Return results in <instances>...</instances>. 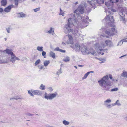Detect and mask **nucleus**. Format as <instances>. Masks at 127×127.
Wrapping results in <instances>:
<instances>
[{
    "label": "nucleus",
    "instance_id": "1",
    "mask_svg": "<svg viewBox=\"0 0 127 127\" xmlns=\"http://www.w3.org/2000/svg\"><path fill=\"white\" fill-rule=\"evenodd\" d=\"M84 7H86V6L85 3L83 2L79 5L77 9L74 11V14H72L70 15L73 17L72 18L71 17L68 19V23L65 25L64 28V32L66 33H72L75 36L79 35L78 33L77 30L76 29L73 31L71 28L75 23H76L75 16L77 15L78 11L81 14L83 13L84 11Z\"/></svg>",
    "mask_w": 127,
    "mask_h": 127
},
{
    "label": "nucleus",
    "instance_id": "2",
    "mask_svg": "<svg viewBox=\"0 0 127 127\" xmlns=\"http://www.w3.org/2000/svg\"><path fill=\"white\" fill-rule=\"evenodd\" d=\"M108 76L106 75L104 76L101 80L98 81L100 86L106 90H108V87L111 86V83L108 81Z\"/></svg>",
    "mask_w": 127,
    "mask_h": 127
},
{
    "label": "nucleus",
    "instance_id": "3",
    "mask_svg": "<svg viewBox=\"0 0 127 127\" xmlns=\"http://www.w3.org/2000/svg\"><path fill=\"white\" fill-rule=\"evenodd\" d=\"M111 30H107L105 31V33L110 36H113L117 33V31L116 30L115 27H113L111 28Z\"/></svg>",
    "mask_w": 127,
    "mask_h": 127
},
{
    "label": "nucleus",
    "instance_id": "4",
    "mask_svg": "<svg viewBox=\"0 0 127 127\" xmlns=\"http://www.w3.org/2000/svg\"><path fill=\"white\" fill-rule=\"evenodd\" d=\"M57 95V93L48 94L46 93H45L44 94V98L47 100H52L56 97Z\"/></svg>",
    "mask_w": 127,
    "mask_h": 127
},
{
    "label": "nucleus",
    "instance_id": "5",
    "mask_svg": "<svg viewBox=\"0 0 127 127\" xmlns=\"http://www.w3.org/2000/svg\"><path fill=\"white\" fill-rule=\"evenodd\" d=\"M102 47V45H100L99 44L97 43H96L95 45V49L96 50H98V51L99 50L100 51H103V52L107 53L108 49H106L103 50L102 48L103 47Z\"/></svg>",
    "mask_w": 127,
    "mask_h": 127
},
{
    "label": "nucleus",
    "instance_id": "6",
    "mask_svg": "<svg viewBox=\"0 0 127 127\" xmlns=\"http://www.w3.org/2000/svg\"><path fill=\"white\" fill-rule=\"evenodd\" d=\"M105 20L107 23H108L109 25H110L111 23L114 21V19L113 17L111 16L110 15H108L105 18Z\"/></svg>",
    "mask_w": 127,
    "mask_h": 127
},
{
    "label": "nucleus",
    "instance_id": "7",
    "mask_svg": "<svg viewBox=\"0 0 127 127\" xmlns=\"http://www.w3.org/2000/svg\"><path fill=\"white\" fill-rule=\"evenodd\" d=\"M120 9H121V10H120L121 13L120 14V21H122L125 23L126 22L125 15L123 13L124 11V9L122 8H120Z\"/></svg>",
    "mask_w": 127,
    "mask_h": 127
},
{
    "label": "nucleus",
    "instance_id": "8",
    "mask_svg": "<svg viewBox=\"0 0 127 127\" xmlns=\"http://www.w3.org/2000/svg\"><path fill=\"white\" fill-rule=\"evenodd\" d=\"M10 57V58L9 59V61L13 63H15L16 60H20L18 58L16 57L15 54L12 55Z\"/></svg>",
    "mask_w": 127,
    "mask_h": 127
},
{
    "label": "nucleus",
    "instance_id": "9",
    "mask_svg": "<svg viewBox=\"0 0 127 127\" xmlns=\"http://www.w3.org/2000/svg\"><path fill=\"white\" fill-rule=\"evenodd\" d=\"M88 2L94 8L96 7L97 5V0H89Z\"/></svg>",
    "mask_w": 127,
    "mask_h": 127
},
{
    "label": "nucleus",
    "instance_id": "10",
    "mask_svg": "<svg viewBox=\"0 0 127 127\" xmlns=\"http://www.w3.org/2000/svg\"><path fill=\"white\" fill-rule=\"evenodd\" d=\"M81 51L84 54H85L88 53V50L86 47L84 46L83 45H81Z\"/></svg>",
    "mask_w": 127,
    "mask_h": 127
},
{
    "label": "nucleus",
    "instance_id": "11",
    "mask_svg": "<svg viewBox=\"0 0 127 127\" xmlns=\"http://www.w3.org/2000/svg\"><path fill=\"white\" fill-rule=\"evenodd\" d=\"M106 45H105L104 44H101L102 45V47H104L106 45L109 46V47H111L113 45L111 41L109 40H106L105 41Z\"/></svg>",
    "mask_w": 127,
    "mask_h": 127
},
{
    "label": "nucleus",
    "instance_id": "12",
    "mask_svg": "<svg viewBox=\"0 0 127 127\" xmlns=\"http://www.w3.org/2000/svg\"><path fill=\"white\" fill-rule=\"evenodd\" d=\"M9 59L8 57H3L2 59L0 60V64H5L9 62Z\"/></svg>",
    "mask_w": 127,
    "mask_h": 127
},
{
    "label": "nucleus",
    "instance_id": "13",
    "mask_svg": "<svg viewBox=\"0 0 127 127\" xmlns=\"http://www.w3.org/2000/svg\"><path fill=\"white\" fill-rule=\"evenodd\" d=\"M32 92L33 95H41L42 94L41 91L38 90H33Z\"/></svg>",
    "mask_w": 127,
    "mask_h": 127
},
{
    "label": "nucleus",
    "instance_id": "14",
    "mask_svg": "<svg viewBox=\"0 0 127 127\" xmlns=\"http://www.w3.org/2000/svg\"><path fill=\"white\" fill-rule=\"evenodd\" d=\"M14 6V5L13 4L10 5L4 9V11L6 12H9L10 11L11 9Z\"/></svg>",
    "mask_w": 127,
    "mask_h": 127
},
{
    "label": "nucleus",
    "instance_id": "15",
    "mask_svg": "<svg viewBox=\"0 0 127 127\" xmlns=\"http://www.w3.org/2000/svg\"><path fill=\"white\" fill-rule=\"evenodd\" d=\"M81 48V45H80L78 43H76L74 49L76 51H79L80 50Z\"/></svg>",
    "mask_w": 127,
    "mask_h": 127
},
{
    "label": "nucleus",
    "instance_id": "16",
    "mask_svg": "<svg viewBox=\"0 0 127 127\" xmlns=\"http://www.w3.org/2000/svg\"><path fill=\"white\" fill-rule=\"evenodd\" d=\"M69 39L68 40L67 42L68 44H72L73 43V38L72 36L69 35L68 36Z\"/></svg>",
    "mask_w": 127,
    "mask_h": 127
},
{
    "label": "nucleus",
    "instance_id": "17",
    "mask_svg": "<svg viewBox=\"0 0 127 127\" xmlns=\"http://www.w3.org/2000/svg\"><path fill=\"white\" fill-rule=\"evenodd\" d=\"M91 20H90L88 17H86V19L84 20L83 22V23H85L86 24H87L90 22H91Z\"/></svg>",
    "mask_w": 127,
    "mask_h": 127
},
{
    "label": "nucleus",
    "instance_id": "18",
    "mask_svg": "<svg viewBox=\"0 0 127 127\" xmlns=\"http://www.w3.org/2000/svg\"><path fill=\"white\" fill-rule=\"evenodd\" d=\"M5 52H6V53L8 54L9 55H10V56H11L12 55L14 54L13 52L11 51L10 50H9L8 49H6V50H5Z\"/></svg>",
    "mask_w": 127,
    "mask_h": 127
},
{
    "label": "nucleus",
    "instance_id": "19",
    "mask_svg": "<svg viewBox=\"0 0 127 127\" xmlns=\"http://www.w3.org/2000/svg\"><path fill=\"white\" fill-rule=\"evenodd\" d=\"M47 32L48 33L50 34L53 35L55 33L54 31V28L52 27L50 28V30Z\"/></svg>",
    "mask_w": 127,
    "mask_h": 127
},
{
    "label": "nucleus",
    "instance_id": "20",
    "mask_svg": "<svg viewBox=\"0 0 127 127\" xmlns=\"http://www.w3.org/2000/svg\"><path fill=\"white\" fill-rule=\"evenodd\" d=\"M112 3L110 1H108L107 2H105V5L108 7V8L109 9L111 8V7H109L110 6H112V3Z\"/></svg>",
    "mask_w": 127,
    "mask_h": 127
},
{
    "label": "nucleus",
    "instance_id": "21",
    "mask_svg": "<svg viewBox=\"0 0 127 127\" xmlns=\"http://www.w3.org/2000/svg\"><path fill=\"white\" fill-rule=\"evenodd\" d=\"M18 16L19 17H24L26 16V15L23 13L21 12L18 14Z\"/></svg>",
    "mask_w": 127,
    "mask_h": 127
},
{
    "label": "nucleus",
    "instance_id": "22",
    "mask_svg": "<svg viewBox=\"0 0 127 127\" xmlns=\"http://www.w3.org/2000/svg\"><path fill=\"white\" fill-rule=\"evenodd\" d=\"M50 61L49 60H46L44 61L43 62L44 65L45 66H47L50 63Z\"/></svg>",
    "mask_w": 127,
    "mask_h": 127
},
{
    "label": "nucleus",
    "instance_id": "23",
    "mask_svg": "<svg viewBox=\"0 0 127 127\" xmlns=\"http://www.w3.org/2000/svg\"><path fill=\"white\" fill-rule=\"evenodd\" d=\"M50 57H52L53 58L55 59V54L52 52L51 51L50 52Z\"/></svg>",
    "mask_w": 127,
    "mask_h": 127
},
{
    "label": "nucleus",
    "instance_id": "24",
    "mask_svg": "<svg viewBox=\"0 0 127 127\" xmlns=\"http://www.w3.org/2000/svg\"><path fill=\"white\" fill-rule=\"evenodd\" d=\"M111 102V100L110 99H108L104 101V104L105 105H107V104H108V103H110Z\"/></svg>",
    "mask_w": 127,
    "mask_h": 127
},
{
    "label": "nucleus",
    "instance_id": "25",
    "mask_svg": "<svg viewBox=\"0 0 127 127\" xmlns=\"http://www.w3.org/2000/svg\"><path fill=\"white\" fill-rule=\"evenodd\" d=\"M117 105L118 106H120L121 105L118 100H117L114 103L112 104V106H114Z\"/></svg>",
    "mask_w": 127,
    "mask_h": 127
},
{
    "label": "nucleus",
    "instance_id": "26",
    "mask_svg": "<svg viewBox=\"0 0 127 127\" xmlns=\"http://www.w3.org/2000/svg\"><path fill=\"white\" fill-rule=\"evenodd\" d=\"M43 47H39V46H38L37 47V50H38V51L42 52V51H43Z\"/></svg>",
    "mask_w": 127,
    "mask_h": 127
},
{
    "label": "nucleus",
    "instance_id": "27",
    "mask_svg": "<svg viewBox=\"0 0 127 127\" xmlns=\"http://www.w3.org/2000/svg\"><path fill=\"white\" fill-rule=\"evenodd\" d=\"M15 98L14 99L17 100L19 99H23V98L20 95H17L15 97Z\"/></svg>",
    "mask_w": 127,
    "mask_h": 127
},
{
    "label": "nucleus",
    "instance_id": "28",
    "mask_svg": "<svg viewBox=\"0 0 127 127\" xmlns=\"http://www.w3.org/2000/svg\"><path fill=\"white\" fill-rule=\"evenodd\" d=\"M97 4H103L104 3V0H97Z\"/></svg>",
    "mask_w": 127,
    "mask_h": 127
},
{
    "label": "nucleus",
    "instance_id": "29",
    "mask_svg": "<svg viewBox=\"0 0 127 127\" xmlns=\"http://www.w3.org/2000/svg\"><path fill=\"white\" fill-rule=\"evenodd\" d=\"M6 0H2L1 1V5L3 6L7 4Z\"/></svg>",
    "mask_w": 127,
    "mask_h": 127
},
{
    "label": "nucleus",
    "instance_id": "30",
    "mask_svg": "<svg viewBox=\"0 0 127 127\" xmlns=\"http://www.w3.org/2000/svg\"><path fill=\"white\" fill-rule=\"evenodd\" d=\"M70 60L69 58V57H66V58L63 60V61L65 62H67L69 61Z\"/></svg>",
    "mask_w": 127,
    "mask_h": 127
},
{
    "label": "nucleus",
    "instance_id": "31",
    "mask_svg": "<svg viewBox=\"0 0 127 127\" xmlns=\"http://www.w3.org/2000/svg\"><path fill=\"white\" fill-rule=\"evenodd\" d=\"M5 52V50H0V57H1L4 55Z\"/></svg>",
    "mask_w": 127,
    "mask_h": 127
},
{
    "label": "nucleus",
    "instance_id": "32",
    "mask_svg": "<svg viewBox=\"0 0 127 127\" xmlns=\"http://www.w3.org/2000/svg\"><path fill=\"white\" fill-rule=\"evenodd\" d=\"M63 123L65 125H68L69 124V122L66 120H64L63 122Z\"/></svg>",
    "mask_w": 127,
    "mask_h": 127
},
{
    "label": "nucleus",
    "instance_id": "33",
    "mask_svg": "<svg viewBox=\"0 0 127 127\" xmlns=\"http://www.w3.org/2000/svg\"><path fill=\"white\" fill-rule=\"evenodd\" d=\"M60 12L59 13V15H62L63 16H64V12L62 11L61 9V8H60Z\"/></svg>",
    "mask_w": 127,
    "mask_h": 127
},
{
    "label": "nucleus",
    "instance_id": "34",
    "mask_svg": "<svg viewBox=\"0 0 127 127\" xmlns=\"http://www.w3.org/2000/svg\"><path fill=\"white\" fill-rule=\"evenodd\" d=\"M121 75L124 77H127V72L125 71Z\"/></svg>",
    "mask_w": 127,
    "mask_h": 127
},
{
    "label": "nucleus",
    "instance_id": "35",
    "mask_svg": "<svg viewBox=\"0 0 127 127\" xmlns=\"http://www.w3.org/2000/svg\"><path fill=\"white\" fill-rule=\"evenodd\" d=\"M89 72H87L84 75V76L82 78V79H86L88 75L89 74Z\"/></svg>",
    "mask_w": 127,
    "mask_h": 127
},
{
    "label": "nucleus",
    "instance_id": "36",
    "mask_svg": "<svg viewBox=\"0 0 127 127\" xmlns=\"http://www.w3.org/2000/svg\"><path fill=\"white\" fill-rule=\"evenodd\" d=\"M40 89L42 90H44L45 89V87L43 84H41L40 87Z\"/></svg>",
    "mask_w": 127,
    "mask_h": 127
},
{
    "label": "nucleus",
    "instance_id": "37",
    "mask_svg": "<svg viewBox=\"0 0 127 127\" xmlns=\"http://www.w3.org/2000/svg\"><path fill=\"white\" fill-rule=\"evenodd\" d=\"M28 93L30 95L32 96H34V95L32 93V91H31L30 90H29L28 91Z\"/></svg>",
    "mask_w": 127,
    "mask_h": 127
},
{
    "label": "nucleus",
    "instance_id": "38",
    "mask_svg": "<svg viewBox=\"0 0 127 127\" xmlns=\"http://www.w3.org/2000/svg\"><path fill=\"white\" fill-rule=\"evenodd\" d=\"M15 5L16 6L18 5V2L19 1L21 0H14Z\"/></svg>",
    "mask_w": 127,
    "mask_h": 127
},
{
    "label": "nucleus",
    "instance_id": "39",
    "mask_svg": "<svg viewBox=\"0 0 127 127\" xmlns=\"http://www.w3.org/2000/svg\"><path fill=\"white\" fill-rule=\"evenodd\" d=\"M122 0H112V3H117L118 2H121Z\"/></svg>",
    "mask_w": 127,
    "mask_h": 127
},
{
    "label": "nucleus",
    "instance_id": "40",
    "mask_svg": "<svg viewBox=\"0 0 127 127\" xmlns=\"http://www.w3.org/2000/svg\"><path fill=\"white\" fill-rule=\"evenodd\" d=\"M40 62V60H37L35 62V65H36L38 64Z\"/></svg>",
    "mask_w": 127,
    "mask_h": 127
},
{
    "label": "nucleus",
    "instance_id": "41",
    "mask_svg": "<svg viewBox=\"0 0 127 127\" xmlns=\"http://www.w3.org/2000/svg\"><path fill=\"white\" fill-rule=\"evenodd\" d=\"M105 106L108 108L109 109L111 107H112V105L110 104H107V105H105Z\"/></svg>",
    "mask_w": 127,
    "mask_h": 127
},
{
    "label": "nucleus",
    "instance_id": "42",
    "mask_svg": "<svg viewBox=\"0 0 127 127\" xmlns=\"http://www.w3.org/2000/svg\"><path fill=\"white\" fill-rule=\"evenodd\" d=\"M62 73L61 68L60 69L58 70V71L56 73V74L57 75H59Z\"/></svg>",
    "mask_w": 127,
    "mask_h": 127
},
{
    "label": "nucleus",
    "instance_id": "43",
    "mask_svg": "<svg viewBox=\"0 0 127 127\" xmlns=\"http://www.w3.org/2000/svg\"><path fill=\"white\" fill-rule=\"evenodd\" d=\"M123 42L122 40H121L119 42L117 45H121L123 44Z\"/></svg>",
    "mask_w": 127,
    "mask_h": 127
},
{
    "label": "nucleus",
    "instance_id": "44",
    "mask_svg": "<svg viewBox=\"0 0 127 127\" xmlns=\"http://www.w3.org/2000/svg\"><path fill=\"white\" fill-rule=\"evenodd\" d=\"M44 66L42 65H40L38 66V68L39 69H45V68H44Z\"/></svg>",
    "mask_w": 127,
    "mask_h": 127
},
{
    "label": "nucleus",
    "instance_id": "45",
    "mask_svg": "<svg viewBox=\"0 0 127 127\" xmlns=\"http://www.w3.org/2000/svg\"><path fill=\"white\" fill-rule=\"evenodd\" d=\"M99 60L100 61V63H104V62H105V59H99Z\"/></svg>",
    "mask_w": 127,
    "mask_h": 127
},
{
    "label": "nucleus",
    "instance_id": "46",
    "mask_svg": "<svg viewBox=\"0 0 127 127\" xmlns=\"http://www.w3.org/2000/svg\"><path fill=\"white\" fill-rule=\"evenodd\" d=\"M25 115L27 116H32L34 115L32 114H31V113H27L25 114Z\"/></svg>",
    "mask_w": 127,
    "mask_h": 127
},
{
    "label": "nucleus",
    "instance_id": "47",
    "mask_svg": "<svg viewBox=\"0 0 127 127\" xmlns=\"http://www.w3.org/2000/svg\"><path fill=\"white\" fill-rule=\"evenodd\" d=\"M40 8L39 7H38L35 9H34L33 10L34 12H36L39 11L40 10Z\"/></svg>",
    "mask_w": 127,
    "mask_h": 127
},
{
    "label": "nucleus",
    "instance_id": "48",
    "mask_svg": "<svg viewBox=\"0 0 127 127\" xmlns=\"http://www.w3.org/2000/svg\"><path fill=\"white\" fill-rule=\"evenodd\" d=\"M118 90V88H116L112 89L111 90V91L112 92L116 91Z\"/></svg>",
    "mask_w": 127,
    "mask_h": 127
},
{
    "label": "nucleus",
    "instance_id": "49",
    "mask_svg": "<svg viewBox=\"0 0 127 127\" xmlns=\"http://www.w3.org/2000/svg\"><path fill=\"white\" fill-rule=\"evenodd\" d=\"M42 52V56H45L46 54V52L45 51H43Z\"/></svg>",
    "mask_w": 127,
    "mask_h": 127
},
{
    "label": "nucleus",
    "instance_id": "50",
    "mask_svg": "<svg viewBox=\"0 0 127 127\" xmlns=\"http://www.w3.org/2000/svg\"><path fill=\"white\" fill-rule=\"evenodd\" d=\"M122 40L123 42H127V38L123 39Z\"/></svg>",
    "mask_w": 127,
    "mask_h": 127
},
{
    "label": "nucleus",
    "instance_id": "51",
    "mask_svg": "<svg viewBox=\"0 0 127 127\" xmlns=\"http://www.w3.org/2000/svg\"><path fill=\"white\" fill-rule=\"evenodd\" d=\"M111 11H112L114 12H116L117 11V10L116 9H114L111 8Z\"/></svg>",
    "mask_w": 127,
    "mask_h": 127
},
{
    "label": "nucleus",
    "instance_id": "52",
    "mask_svg": "<svg viewBox=\"0 0 127 127\" xmlns=\"http://www.w3.org/2000/svg\"><path fill=\"white\" fill-rule=\"evenodd\" d=\"M60 49H59V47H57L55 48L54 50L55 51H60Z\"/></svg>",
    "mask_w": 127,
    "mask_h": 127
},
{
    "label": "nucleus",
    "instance_id": "53",
    "mask_svg": "<svg viewBox=\"0 0 127 127\" xmlns=\"http://www.w3.org/2000/svg\"><path fill=\"white\" fill-rule=\"evenodd\" d=\"M6 30L8 33H9L10 32V28H8L6 29Z\"/></svg>",
    "mask_w": 127,
    "mask_h": 127
},
{
    "label": "nucleus",
    "instance_id": "54",
    "mask_svg": "<svg viewBox=\"0 0 127 127\" xmlns=\"http://www.w3.org/2000/svg\"><path fill=\"white\" fill-rule=\"evenodd\" d=\"M48 91H51L53 90L52 88L51 87L48 88Z\"/></svg>",
    "mask_w": 127,
    "mask_h": 127
},
{
    "label": "nucleus",
    "instance_id": "55",
    "mask_svg": "<svg viewBox=\"0 0 127 127\" xmlns=\"http://www.w3.org/2000/svg\"><path fill=\"white\" fill-rule=\"evenodd\" d=\"M91 53L93 55H94V54L96 53V51H93L92 52H91Z\"/></svg>",
    "mask_w": 127,
    "mask_h": 127
},
{
    "label": "nucleus",
    "instance_id": "56",
    "mask_svg": "<svg viewBox=\"0 0 127 127\" xmlns=\"http://www.w3.org/2000/svg\"><path fill=\"white\" fill-rule=\"evenodd\" d=\"M60 51L62 52H63V53H65V50H63L62 49H60Z\"/></svg>",
    "mask_w": 127,
    "mask_h": 127
},
{
    "label": "nucleus",
    "instance_id": "57",
    "mask_svg": "<svg viewBox=\"0 0 127 127\" xmlns=\"http://www.w3.org/2000/svg\"><path fill=\"white\" fill-rule=\"evenodd\" d=\"M3 11V9L1 8H0V12H2Z\"/></svg>",
    "mask_w": 127,
    "mask_h": 127
},
{
    "label": "nucleus",
    "instance_id": "58",
    "mask_svg": "<svg viewBox=\"0 0 127 127\" xmlns=\"http://www.w3.org/2000/svg\"><path fill=\"white\" fill-rule=\"evenodd\" d=\"M14 98H15V97H14L12 98H10V100H11L12 99H14Z\"/></svg>",
    "mask_w": 127,
    "mask_h": 127
},
{
    "label": "nucleus",
    "instance_id": "59",
    "mask_svg": "<svg viewBox=\"0 0 127 127\" xmlns=\"http://www.w3.org/2000/svg\"><path fill=\"white\" fill-rule=\"evenodd\" d=\"M101 52H99V53L100 54H101V55H103L104 54V53L103 52H102V53H101Z\"/></svg>",
    "mask_w": 127,
    "mask_h": 127
},
{
    "label": "nucleus",
    "instance_id": "60",
    "mask_svg": "<svg viewBox=\"0 0 127 127\" xmlns=\"http://www.w3.org/2000/svg\"><path fill=\"white\" fill-rule=\"evenodd\" d=\"M78 66L80 67H82L83 66V65H78Z\"/></svg>",
    "mask_w": 127,
    "mask_h": 127
},
{
    "label": "nucleus",
    "instance_id": "61",
    "mask_svg": "<svg viewBox=\"0 0 127 127\" xmlns=\"http://www.w3.org/2000/svg\"><path fill=\"white\" fill-rule=\"evenodd\" d=\"M88 72H89V74L91 73H94V72L93 71H90Z\"/></svg>",
    "mask_w": 127,
    "mask_h": 127
},
{
    "label": "nucleus",
    "instance_id": "62",
    "mask_svg": "<svg viewBox=\"0 0 127 127\" xmlns=\"http://www.w3.org/2000/svg\"><path fill=\"white\" fill-rule=\"evenodd\" d=\"M124 119L126 120L127 121V116L125 117L124 118Z\"/></svg>",
    "mask_w": 127,
    "mask_h": 127
},
{
    "label": "nucleus",
    "instance_id": "63",
    "mask_svg": "<svg viewBox=\"0 0 127 127\" xmlns=\"http://www.w3.org/2000/svg\"><path fill=\"white\" fill-rule=\"evenodd\" d=\"M110 78L111 79H112V77L111 76H110Z\"/></svg>",
    "mask_w": 127,
    "mask_h": 127
},
{
    "label": "nucleus",
    "instance_id": "64",
    "mask_svg": "<svg viewBox=\"0 0 127 127\" xmlns=\"http://www.w3.org/2000/svg\"><path fill=\"white\" fill-rule=\"evenodd\" d=\"M126 56V55H124V56H121V57H120V58H122V57H124V56Z\"/></svg>",
    "mask_w": 127,
    "mask_h": 127
}]
</instances>
